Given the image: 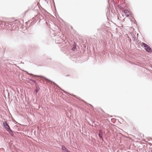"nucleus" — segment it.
Instances as JSON below:
<instances>
[{
	"mask_svg": "<svg viewBox=\"0 0 152 152\" xmlns=\"http://www.w3.org/2000/svg\"><path fill=\"white\" fill-rule=\"evenodd\" d=\"M99 134H98V135H100V136L103 135V131L101 129H100L99 130Z\"/></svg>",
	"mask_w": 152,
	"mask_h": 152,
	"instance_id": "obj_11",
	"label": "nucleus"
},
{
	"mask_svg": "<svg viewBox=\"0 0 152 152\" xmlns=\"http://www.w3.org/2000/svg\"><path fill=\"white\" fill-rule=\"evenodd\" d=\"M70 95H72L73 96H74L75 98H76L77 99H80H80H81L80 97H78L77 96L73 94H71Z\"/></svg>",
	"mask_w": 152,
	"mask_h": 152,
	"instance_id": "obj_14",
	"label": "nucleus"
},
{
	"mask_svg": "<svg viewBox=\"0 0 152 152\" xmlns=\"http://www.w3.org/2000/svg\"><path fill=\"white\" fill-rule=\"evenodd\" d=\"M34 20H28L27 22H26L27 24H29V26L33 25L34 23Z\"/></svg>",
	"mask_w": 152,
	"mask_h": 152,
	"instance_id": "obj_9",
	"label": "nucleus"
},
{
	"mask_svg": "<svg viewBox=\"0 0 152 152\" xmlns=\"http://www.w3.org/2000/svg\"><path fill=\"white\" fill-rule=\"evenodd\" d=\"M151 152H152V149L151 150Z\"/></svg>",
	"mask_w": 152,
	"mask_h": 152,
	"instance_id": "obj_28",
	"label": "nucleus"
},
{
	"mask_svg": "<svg viewBox=\"0 0 152 152\" xmlns=\"http://www.w3.org/2000/svg\"><path fill=\"white\" fill-rule=\"evenodd\" d=\"M3 127L5 128L6 130L12 136L14 135L13 131L10 128L9 126L8 125L6 121H5L3 122Z\"/></svg>",
	"mask_w": 152,
	"mask_h": 152,
	"instance_id": "obj_1",
	"label": "nucleus"
},
{
	"mask_svg": "<svg viewBox=\"0 0 152 152\" xmlns=\"http://www.w3.org/2000/svg\"><path fill=\"white\" fill-rule=\"evenodd\" d=\"M77 44L75 42H74V44L72 46V48L71 49V50L73 51H75L76 48Z\"/></svg>",
	"mask_w": 152,
	"mask_h": 152,
	"instance_id": "obj_8",
	"label": "nucleus"
},
{
	"mask_svg": "<svg viewBox=\"0 0 152 152\" xmlns=\"http://www.w3.org/2000/svg\"><path fill=\"white\" fill-rule=\"evenodd\" d=\"M6 91H7V93L8 95V97H9V96H10V93L8 92V90H7Z\"/></svg>",
	"mask_w": 152,
	"mask_h": 152,
	"instance_id": "obj_20",
	"label": "nucleus"
},
{
	"mask_svg": "<svg viewBox=\"0 0 152 152\" xmlns=\"http://www.w3.org/2000/svg\"><path fill=\"white\" fill-rule=\"evenodd\" d=\"M83 47L85 48H86V45L85 44L83 45Z\"/></svg>",
	"mask_w": 152,
	"mask_h": 152,
	"instance_id": "obj_22",
	"label": "nucleus"
},
{
	"mask_svg": "<svg viewBox=\"0 0 152 152\" xmlns=\"http://www.w3.org/2000/svg\"><path fill=\"white\" fill-rule=\"evenodd\" d=\"M131 21V22H134L133 23L136 24L137 25V22L134 18H132V19Z\"/></svg>",
	"mask_w": 152,
	"mask_h": 152,
	"instance_id": "obj_12",
	"label": "nucleus"
},
{
	"mask_svg": "<svg viewBox=\"0 0 152 152\" xmlns=\"http://www.w3.org/2000/svg\"><path fill=\"white\" fill-rule=\"evenodd\" d=\"M27 74H28L30 76H33L34 77H44V76H43L41 75H34L32 73H28V72L26 71H24Z\"/></svg>",
	"mask_w": 152,
	"mask_h": 152,
	"instance_id": "obj_5",
	"label": "nucleus"
},
{
	"mask_svg": "<svg viewBox=\"0 0 152 152\" xmlns=\"http://www.w3.org/2000/svg\"><path fill=\"white\" fill-rule=\"evenodd\" d=\"M40 89V88L39 87H35V88L34 90V92L36 94L38 93Z\"/></svg>",
	"mask_w": 152,
	"mask_h": 152,
	"instance_id": "obj_10",
	"label": "nucleus"
},
{
	"mask_svg": "<svg viewBox=\"0 0 152 152\" xmlns=\"http://www.w3.org/2000/svg\"><path fill=\"white\" fill-rule=\"evenodd\" d=\"M28 79L30 81H32L34 83H35V80H34V79H30V78H28Z\"/></svg>",
	"mask_w": 152,
	"mask_h": 152,
	"instance_id": "obj_15",
	"label": "nucleus"
},
{
	"mask_svg": "<svg viewBox=\"0 0 152 152\" xmlns=\"http://www.w3.org/2000/svg\"><path fill=\"white\" fill-rule=\"evenodd\" d=\"M89 105H90L92 107H93V106H92V105H91V104H89Z\"/></svg>",
	"mask_w": 152,
	"mask_h": 152,
	"instance_id": "obj_24",
	"label": "nucleus"
},
{
	"mask_svg": "<svg viewBox=\"0 0 152 152\" xmlns=\"http://www.w3.org/2000/svg\"><path fill=\"white\" fill-rule=\"evenodd\" d=\"M150 138V139H151L152 140V138L151 137Z\"/></svg>",
	"mask_w": 152,
	"mask_h": 152,
	"instance_id": "obj_26",
	"label": "nucleus"
},
{
	"mask_svg": "<svg viewBox=\"0 0 152 152\" xmlns=\"http://www.w3.org/2000/svg\"><path fill=\"white\" fill-rule=\"evenodd\" d=\"M71 28L72 29V27H71Z\"/></svg>",
	"mask_w": 152,
	"mask_h": 152,
	"instance_id": "obj_25",
	"label": "nucleus"
},
{
	"mask_svg": "<svg viewBox=\"0 0 152 152\" xmlns=\"http://www.w3.org/2000/svg\"><path fill=\"white\" fill-rule=\"evenodd\" d=\"M69 76V75H66V77H67V76Z\"/></svg>",
	"mask_w": 152,
	"mask_h": 152,
	"instance_id": "obj_23",
	"label": "nucleus"
},
{
	"mask_svg": "<svg viewBox=\"0 0 152 152\" xmlns=\"http://www.w3.org/2000/svg\"><path fill=\"white\" fill-rule=\"evenodd\" d=\"M43 78H45V79H46L47 80H49L50 81H51L55 85H56V87L57 88H59V89L60 90H62V91H64V93H65V91L63 90L59 86H58V85L57 84H56L54 82L52 81H51L50 80H49V79H48V78H46V77H43Z\"/></svg>",
	"mask_w": 152,
	"mask_h": 152,
	"instance_id": "obj_4",
	"label": "nucleus"
},
{
	"mask_svg": "<svg viewBox=\"0 0 152 152\" xmlns=\"http://www.w3.org/2000/svg\"><path fill=\"white\" fill-rule=\"evenodd\" d=\"M12 121L14 122L15 123V124H16V123H17V122L14 120V119L13 118H12Z\"/></svg>",
	"mask_w": 152,
	"mask_h": 152,
	"instance_id": "obj_17",
	"label": "nucleus"
},
{
	"mask_svg": "<svg viewBox=\"0 0 152 152\" xmlns=\"http://www.w3.org/2000/svg\"><path fill=\"white\" fill-rule=\"evenodd\" d=\"M26 12H27L26 11V12H25V13L26 14Z\"/></svg>",
	"mask_w": 152,
	"mask_h": 152,
	"instance_id": "obj_27",
	"label": "nucleus"
},
{
	"mask_svg": "<svg viewBox=\"0 0 152 152\" xmlns=\"http://www.w3.org/2000/svg\"><path fill=\"white\" fill-rule=\"evenodd\" d=\"M61 149L63 152H70V151L64 145L61 146Z\"/></svg>",
	"mask_w": 152,
	"mask_h": 152,
	"instance_id": "obj_6",
	"label": "nucleus"
},
{
	"mask_svg": "<svg viewBox=\"0 0 152 152\" xmlns=\"http://www.w3.org/2000/svg\"><path fill=\"white\" fill-rule=\"evenodd\" d=\"M136 37H132V39H133V41H134L136 39Z\"/></svg>",
	"mask_w": 152,
	"mask_h": 152,
	"instance_id": "obj_18",
	"label": "nucleus"
},
{
	"mask_svg": "<svg viewBox=\"0 0 152 152\" xmlns=\"http://www.w3.org/2000/svg\"><path fill=\"white\" fill-rule=\"evenodd\" d=\"M16 22H14L12 23V25L13 26H16L17 25H16Z\"/></svg>",
	"mask_w": 152,
	"mask_h": 152,
	"instance_id": "obj_19",
	"label": "nucleus"
},
{
	"mask_svg": "<svg viewBox=\"0 0 152 152\" xmlns=\"http://www.w3.org/2000/svg\"><path fill=\"white\" fill-rule=\"evenodd\" d=\"M35 84V87H39L37 83L36 82V81H35V83H34Z\"/></svg>",
	"mask_w": 152,
	"mask_h": 152,
	"instance_id": "obj_16",
	"label": "nucleus"
},
{
	"mask_svg": "<svg viewBox=\"0 0 152 152\" xmlns=\"http://www.w3.org/2000/svg\"><path fill=\"white\" fill-rule=\"evenodd\" d=\"M27 82L28 83H29L31 84H32L30 82V81L29 80H27Z\"/></svg>",
	"mask_w": 152,
	"mask_h": 152,
	"instance_id": "obj_21",
	"label": "nucleus"
},
{
	"mask_svg": "<svg viewBox=\"0 0 152 152\" xmlns=\"http://www.w3.org/2000/svg\"><path fill=\"white\" fill-rule=\"evenodd\" d=\"M124 12L125 15L127 17H129V13L128 10H124Z\"/></svg>",
	"mask_w": 152,
	"mask_h": 152,
	"instance_id": "obj_7",
	"label": "nucleus"
},
{
	"mask_svg": "<svg viewBox=\"0 0 152 152\" xmlns=\"http://www.w3.org/2000/svg\"><path fill=\"white\" fill-rule=\"evenodd\" d=\"M98 136L99 137L100 139L102 140V141H104V140L103 139V135L100 136V135H98Z\"/></svg>",
	"mask_w": 152,
	"mask_h": 152,
	"instance_id": "obj_13",
	"label": "nucleus"
},
{
	"mask_svg": "<svg viewBox=\"0 0 152 152\" xmlns=\"http://www.w3.org/2000/svg\"><path fill=\"white\" fill-rule=\"evenodd\" d=\"M141 45L144 48L145 50L147 52L151 53L152 52L151 48L146 44L142 42L141 43Z\"/></svg>",
	"mask_w": 152,
	"mask_h": 152,
	"instance_id": "obj_2",
	"label": "nucleus"
},
{
	"mask_svg": "<svg viewBox=\"0 0 152 152\" xmlns=\"http://www.w3.org/2000/svg\"><path fill=\"white\" fill-rule=\"evenodd\" d=\"M43 78H45V79H46L47 80H49L50 81H51L55 85H56V87L57 88H59V89L60 90H62V91H64V93H65V91L63 90L59 86H58V85L57 84H56L54 82L52 81H51L50 80H49V79H48V78H46V77H43Z\"/></svg>",
	"mask_w": 152,
	"mask_h": 152,
	"instance_id": "obj_3",
	"label": "nucleus"
}]
</instances>
